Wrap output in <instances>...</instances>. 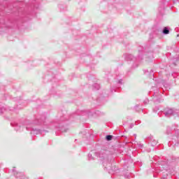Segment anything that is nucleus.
Masks as SVG:
<instances>
[{"label":"nucleus","instance_id":"1","mask_svg":"<svg viewBox=\"0 0 179 179\" xmlns=\"http://www.w3.org/2000/svg\"><path fill=\"white\" fill-rule=\"evenodd\" d=\"M169 33H170V31H169V29H167V28H164V31H163V34H169Z\"/></svg>","mask_w":179,"mask_h":179},{"label":"nucleus","instance_id":"2","mask_svg":"<svg viewBox=\"0 0 179 179\" xmlns=\"http://www.w3.org/2000/svg\"><path fill=\"white\" fill-rule=\"evenodd\" d=\"M106 139L107 141H111V139H113V136L111 135L106 136Z\"/></svg>","mask_w":179,"mask_h":179}]
</instances>
